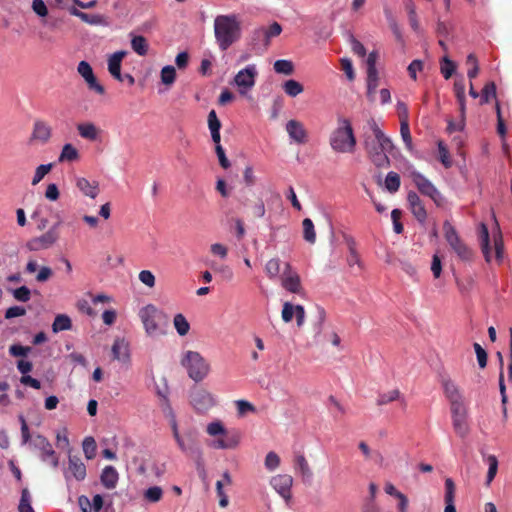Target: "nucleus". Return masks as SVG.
<instances>
[{
    "label": "nucleus",
    "mask_w": 512,
    "mask_h": 512,
    "mask_svg": "<svg viewBox=\"0 0 512 512\" xmlns=\"http://www.w3.org/2000/svg\"><path fill=\"white\" fill-rule=\"evenodd\" d=\"M274 70L279 74L291 75L294 71V66L291 61L280 59L275 61Z\"/></svg>",
    "instance_id": "nucleus-40"
},
{
    "label": "nucleus",
    "mask_w": 512,
    "mask_h": 512,
    "mask_svg": "<svg viewBox=\"0 0 512 512\" xmlns=\"http://www.w3.org/2000/svg\"><path fill=\"white\" fill-rule=\"evenodd\" d=\"M280 465V457L273 451L269 452L265 458V467L273 471Z\"/></svg>",
    "instance_id": "nucleus-51"
},
{
    "label": "nucleus",
    "mask_w": 512,
    "mask_h": 512,
    "mask_svg": "<svg viewBox=\"0 0 512 512\" xmlns=\"http://www.w3.org/2000/svg\"><path fill=\"white\" fill-rule=\"evenodd\" d=\"M285 129L290 139L295 143L305 144L308 142V132L302 122L294 119L289 120Z\"/></svg>",
    "instance_id": "nucleus-15"
},
{
    "label": "nucleus",
    "mask_w": 512,
    "mask_h": 512,
    "mask_svg": "<svg viewBox=\"0 0 512 512\" xmlns=\"http://www.w3.org/2000/svg\"><path fill=\"white\" fill-rule=\"evenodd\" d=\"M30 350V347L15 344L10 346L9 353L14 357H25Z\"/></svg>",
    "instance_id": "nucleus-62"
},
{
    "label": "nucleus",
    "mask_w": 512,
    "mask_h": 512,
    "mask_svg": "<svg viewBox=\"0 0 512 512\" xmlns=\"http://www.w3.org/2000/svg\"><path fill=\"white\" fill-rule=\"evenodd\" d=\"M401 215H402V213H401V211L399 209H394L391 212V218H392V221H393V228H394V231L397 234L402 233L403 229H404L402 223L400 222Z\"/></svg>",
    "instance_id": "nucleus-60"
},
{
    "label": "nucleus",
    "mask_w": 512,
    "mask_h": 512,
    "mask_svg": "<svg viewBox=\"0 0 512 512\" xmlns=\"http://www.w3.org/2000/svg\"><path fill=\"white\" fill-rule=\"evenodd\" d=\"M331 149L336 153H353L357 140L351 121L345 117H338L337 127L329 137Z\"/></svg>",
    "instance_id": "nucleus-3"
},
{
    "label": "nucleus",
    "mask_w": 512,
    "mask_h": 512,
    "mask_svg": "<svg viewBox=\"0 0 512 512\" xmlns=\"http://www.w3.org/2000/svg\"><path fill=\"white\" fill-rule=\"evenodd\" d=\"M79 136L88 141L94 142L99 140L101 129L92 122L79 123L76 126Z\"/></svg>",
    "instance_id": "nucleus-19"
},
{
    "label": "nucleus",
    "mask_w": 512,
    "mask_h": 512,
    "mask_svg": "<svg viewBox=\"0 0 512 512\" xmlns=\"http://www.w3.org/2000/svg\"><path fill=\"white\" fill-rule=\"evenodd\" d=\"M225 428L220 421H214L208 424L207 433L211 436L225 434Z\"/></svg>",
    "instance_id": "nucleus-58"
},
{
    "label": "nucleus",
    "mask_w": 512,
    "mask_h": 512,
    "mask_svg": "<svg viewBox=\"0 0 512 512\" xmlns=\"http://www.w3.org/2000/svg\"><path fill=\"white\" fill-rule=\"evenodd\" d=\"M139 317L148 336L153 337L162 333L161 323L165 320V315L156 306L148 304L142 307Z\"/></svg>",
    "instance_id": "nucleus-6"
},
{
    "label": "nucleus",
    "mask_w": 512,
    "mask_h": 512,
    "mask_svg": "<svg viewBox=\"0 0 512 512\" xmlns=\"http://www.w3.org/2000/svg\"><path fill=\"white\" fill-rule=\"evenodd\" d=\"M400 134L405 143L406 148L411 151L413 145L408 122L402 121V123H400Z\"/></svg>",
    "instance_id": "nucleus-45"
},
{
    "label": "nucleus",
    "mask_w": 512,
    "mask_h": 512,
    "mask_svg": "<svg viewBox=\"0 0 512 512\" xmlns=\"http://www.w3.org/2000/svg\"><path fill=\"white\" fill-rule=\"evenodd\" d=\"M451 414H452V424L455 433L460 438H465L470 432V427L467 421L468 417V411L466 406L456 407L452 408Z\"/></svg>",
    "instance_id": "nucleus-10"
},
{
    "label": "nucleus",
    "mask_w": 512,
    "mask_h": 512,
    "mask_svg": "<svg viewBox=\"0 0 512 512\" xmlns=\"http://www.w3.org/2000/svg\"><path fill=\"white\" fill-rule=\"evenodd\" d=\"M181 364L195 382L202 381L210 371L208 362L196 351H187L181 359Z\"/></svg>",
    "instance_id": "nucleus-4"
},
{
    "label": "nucleus",
    "mask_w": 512,
    "mask_h": 512,
    "mask_svg": "<svg viewBox=\"0 0 512 512\" xmlns=\"http://www.w3.org/2000/svg\"><path fill=\"white\" fill-rule=\"evenodd\" d=\"M438 158L440 162L446 167L449 168L452 165V161L450 159V154L447 146L443 141H438Z\"/></svg>",
    "instance_id": "nucleus-42"
},
{
    "label": "nucleus",
    "mask_w": 512,
    "mask_h": 512,
    "mask_svg": "<svg viewBox=\"0 0 512 512\" xmlns=\"http://www.w3.org/2000/svg\"><path fill=\"white\" fill-rule=\"evenodd\" d=\"M441 385L446 398L450 402V409L464 406L463 395L457 384L450 377L442 376Z\"/></svg>",
    "instance_id": "nucleus-11"
},
{
    "label": "nucleus",
    "mask_w": 512,
    "mask_h": 512,
    "mask_svg": "<svg viewBox=\"0 0 512 512\" xmlns=\"http://www.w3.org/2000/svg\"><path fill=\"white\" fill-rule=\"evenodd\" d=\"M70 13L90 25H103L105 23L104 17L99 14H88L76 8H72Z\"/></svg>",
    "instance_id": "nucleus-26"
},
{
    "label": "nucleus",
    "mask_w": 512,
    "mask_h": 512,
    "mask_svg": "<svg viewBox=\"0 0 512 512\" xmlns=\"http://www.w3.org/2000/svg\"><path fill=\"white\" fill-rule=\"evenodd\" d=\"M113 359L127 363L130 360L129 349L127 343L123 339H116L112 346Z\"/></svg>",
    "instance_id": "nucleus-22"
},
{
    "label": "nucleus",
    "mask_w": 512,
    "mask_h": 512,
    "mask_svg": "<svg viewBox=\"0 0 512 512\" xmlns=\"http://www.w3.org/2000/svg\"><path fill=\"white\" fill-rule=\"evenodd\" d=\"M373 136H366L364 148L370 161L378 168L390 166V154L394 149L392 140L384 134L375 120L368 122Z\"/></svg>",
    "instance_id": "nucleus-1"
},
{
    "label": "nucleus",
    "mask_w": 512,
    "mask_h": 512,
    "mask_svg": "<svg viewBox=\"0 0 512 512\" xmlns=\"http://www.w3.org/2000/svg\"><path fill=\"white\" fill-rule=\"evenodd\" d=\"M82 448L86 459L92 460L96 456L97 444L93 437H85L82 442Z\"/></svg>",
    "instance_id": "nucleus-34"
},
{
    "label": "nucleus",
    "mask_w": 512,
    "mask_h": 512,
    "mask_svg": "<svg viewBox=\"0 0 512 512\" xmlns=\"http://www.w3.org/2000/svg\"><path fill=\"white\" fill-rule=\"evenodd\" d=\"M479 240L482 253L484 254L485 260L487 262L491 261V252L489 246V231L487 226L484 223L480 224L479 229Z\"/></svg>",
    "instance_id": "nucleus-25"
},
{
    "label": "nucleus",
    "mask_w": 512,
    "mask_h": 512,
    "mask_svg": "<svg viewBox=\"0 0 512 512\" xmlns=\"http://www.w3.org/2000/svg\"><path fill=\"white\" fill-rule=\"evenodd\" d=\"M52 167V163L39 165L35 170L32 185L38 184L51 171Z\"/></svg>",
    "instance_id": "nucleus-44"
},
{
    "label": "nucleus",
    "mask_w": 512,
    "mask_h": 512,
    "mask_svg": "<svg viewBox=\"0 0 512 512\" xmlns=\"http://www.w3.org/2000/svg\"><path fill=\"white\" fill-rule=\"evenodd\" d=\"M258 72L255 65H248L240 70L234 77L235 84L239 87L241 94L246 93L255 85V78Z\"/></svg>",
    "instance_id": "nucleus-12"
},
{
    "label": "nucleus",
    "mask_w": 512,
    "mask_h": 512,
    "mask_svg": "<svg viewBox=\"0 0 512 512\" xmlns=\"http://www.w3.org/2000/svg\"><path fill=\"white\" fill-rule=\"evenodd\" d=\"M441 73L445 79H449L456 70V64L445 56L441 61Z\"/></svg>",
    "instance_id": "nucleus-43"
},
{
    "label": "nucleus",
    "mask_w": 512,
    "mask_h": 512,
    "mask_svg": "<svg viewBox=\"0 0 512 512\" xmlns=\"http://www.w3.org/2000/svg\"><path fill=\"white\" fill-rule=\"evenodd\" d=\"M52 137V127L44 120H36L33 124L31 140L41 144H46Z\"/></svg>",
    "instance_id": "nucleus-16"
},
{
    "label": "nucleus",
    "mask_w": 512,
    "mask_h": 512,
    "mask_svg": "<svg viewBox=\"0 0 512 512\" xmlns=\"http://www.w3.org/2000/svg\"><path fill=\"white\" fill-rule=\"evenodd\" d=\"M379 85L378 72L367 73V98L373 102L375 100L376 90Z\"/></svg>",
    "instance_id": "nucleus-27"
},
{
    "label": "nucleus",
    "mask_w": 512,
    "mask_h": 512,
    "mask_svg": "<svg viewBox=\"0 0 512 512\" xmlns=\"http://www.w3.org/2000/svg\"><path fill=\"white\" fill-rule=\"evenodd\" d=\"M400 391L398 389L391 390L387 393L380 394L377 399L378 405H385L399 398Z\"/></svg>",
    "instance_id": "nucleus-46"
},
{
    "label": "nucleus",
    "mask_w": 512,
    "mask_h": 512,
    "mask_svg": "<svg viewBox=\"0 0 512 512\" xmlns=\"http://www.w3.org/2000/svg\"><path fill=\"white\" fill-rule=\"evenodd\" d=\"M161 82L167 86L172 85L176 79V70L173 66H164L161 70Z\"/></svg>",
    "instance_id": "nucleus-39"
},
{
    "label": "nucleus",
    "mask_w": 512,
    "mask_h": 512,
    "mask_svg": "<svg viewBox=\"0 0 512 512\" xmlns=\"http://www.w3.org/2000/svg\"><path fill=\"white\" fill-rule=\"evenodd\" d=\"M282 286L291 293L300 294L302 291L300 276L296 272L292 271L289 263L285 264V269L282 275Z\"/></svg>",
    "instance_id": "nucleus-14"
},
{
    "label": "nucleus",
    "mask_w": 512,
    "mask_h": 512,
    "mask_svg": "<svg viewBox=\"0 0 512 512\" xmlns=\"http://www.w3.org/2000/svg\"><path fill=\"white\" fill-rule=\"evenodd\" d=\"M453 90L455 93V97L457 99L459 110L461 117L464 118L466 111V103H465V83L463 79L455 80L453 85Z\"/></svg>",
    "instance_id": "nucleus-24"
},
{
    "label": "nucleus",
    "mask_w": 512,
    "mask_h": 512,
    "mask_svg": "<svg viewBox=\"0 0 512 512\" xmlns=\"http://www.w3.org/2000/svg\"><path fill=\"white\" fill-rule=\"evenodd\" d=\"M265 272L270 279L276 278L280 273V260L272 258L265 265Z\"/></svg>",
    "instance_id": "nucleus-41"
},
{
    "label": "nucleus",
    "mask_w": 512,
    "mask_h": 512,
    "mask_svg": "<svg viewBox=\"0 0 512 512\" xmlns=\"http://www.w3.org/2000/svg\"><path fill=\"white\" fill-rule=\"evenodd\" d=\"M283 90L288 96L296 97L304 91V87L300 82L289 79L284 82Z\"/></svg>",
    "instance_id": "nucleus-33"
},
{
    "label": "nucleus",
    "mask_w": 512,
    "mask_h": 512,
    "mask_svg": "<svg viewBox=\"0 0 512 512\" xmlns=\"http://www.w3.org/2000/svg\"><path fill=\"white\" fill-rule=\"evenodd\" d=\"M77 72L84 80L94 75L91 65L86 61L79 62Z\"/></svg>",
    "instance_id": "nucleus-57"
},
{
    "label": "nucleus",
    "mask_w": 512,
    "mask_h": 512,
    "mask_svg": "<svg viewBox=\"0 0 512 512\" xmlns=\"http://www.w3.org/2000/svg\"><path fill=\"white\" fill-rule=\"evenodd\" d=\"M190 402L198 412H206L214 405L213 396L204 389H196L190 395Z\"/></svg>",
    "instance_id": "nucleus-13"
},
{
    "label": "nucleus",
    "mask_w": 512,
    "mask_h": 512,
    "mask_svg": "<svg viewBox=\"0 0 512 512\" xmlns=\"http://www.w3.org/2000/svg\"><path fill=\"white\" fill-rule=\"evenodd\" d=\"M302 226H303L304 239L308 243L314 244L316 241V233H315V228H314V224H313L312 220L309 218H305L302 222Z\"/></svg>",
    "instance_id": "nucleus-35"
},
{
    "label": "nucleus",
    "mask_w": 512,
    "mask_h": 512,
    "mask_svg": "<svg viewBox=\"0 0 512 512\" xmlns=\"http://www.w3.org/2000/svg\"><path fill=\"white\" fill-rule=\"evenodd\" d=\"M235 403L237 406V412L240 416H244L248 412L256 411L255 406L246 400H237Z\"/></svg>",
    "instance_id": "nucleus-54"
},
{
    "label": "nucleus",
    "mask_w": 512,
    "mask_h": 512,
    "mask_svg": "<svg viewBox=\"0 0 512 512\" xmlns=\"http://www.w3.org/2000/svg\"><path fill=\"white\" fill-rule=\"evenodd\" d=\"M297 305H293L290 302H285L282 309V319L285 323H289L296 313Z\"/></svg>",
    "instance_id": "nucleus-47"
},
{
    "label": "nucleus",
    "mask_w": 512,
    "mask_h": 512,
    "mask_svg": "<svg viewBox=\"0 0 512 512\" xmlns=\"http://www.w3.org/2000/svg\"><path fill=\"white\" fill-rule=\"evenodd\" d=\"M77 188L85 195L95 199L99 193V184L97 181H89L87 178L79 177L76 180Z\"/></svg>",
    "instance_id": "nucleus-21"
},
{
    "label": "nucleus",
    "mask_w": 512,
    "mask_h": 512,
    "mask_svg": "<svg viewBox=\"0 0 512 512\" xmlns=\"http://www.w3.org/2000/svg\"><path fill=\"white\" fill-rule=\"evenodd\" d=\"M214 35L221 51H226L241 37V25L235 14L218 15L214 20Z\"/></svg>",
    "instance_id": "nucleus-2"
},
{
    "label": "nucleus",
    "mask_w": 512,
    "mask_h": 512,
    "mask_svg": "<svg viewBox=\"0 0 512 512\" xmlns=\"http://www.w3.org/2000/svg\"><path fill=\"white\" fill-rule=\"evenodd\" d=\"M78 159H79L78 150L72 144L67 143L62 147L58 161L59 162H65V161L72 162V161H76Z\"/></svg>",
    "instance_id": "nucleus-28"
},
{
    "label": "nucleus",
    "mask_w": 512,
    "mask_h": 512,
    "mask_svg": "<svg viewBox=\"0 0 512 512\" xmlns=\"http://www.w3.org/2000/svg\"><path fill=\"white\" fill-rule=\"evenodd\" d=\"M119 474L113 466H106L101 473L100 480L107 489H114L118 483Z\"/></svg>",
    "instance_id": "nucleus-23"
},
{
    "label": "nucleus",
    "mask_w": 512,
    "mask_h": 512,
    "mask_svg": "<svg viewBox=\"0 0 512 512\" xmlns=\"http://www.w3.org/2000/svg\"><path fill=\"white\" fill-rule=\"evenodd\" d=\"M125 55V51H117L113 53L108 59L109 73L120 82H123V76L121 74V62Z\"/></svg>",
    "instance_id": "nucleus-20"
},
{
    "label": "nucleus",
    "mask_w": 512,
    "mask_h": 512,
    "mask_svg": "<svg viewBox=\"0 0 512 512\" xmlns=\"http://www.w3.org/2000/svg\"><path fill=\"white\" fill-rule=\"evenodd\" d=\"M139 280L149 288H153L155 286V276L149 270H142L138 275Z\"/></svg>",
    "instance_id": "nucleus-53"
},
{
    "label": "nucleus",
    "mask_w": 512,
    "mask_h": 512,
    "mask_svg": "<svg viewBox=\"0 0 512 512\" xmlns=\"http://www.w3.org/2000/svg\"><path fill=\"white\" fill-rule=\"evenodd\" d=\"M60 222L54 224L46 233L31 238L27 243L26 247L30 251H40L52 247L59 239L58 227Z\"/></svg>",
    "instance_id": "nucleus-8"
},
{
    "label": "nucleus",
    "mask_w": 512,
    "mask_h": 512,
    "mask_svg": "<svg viewBox=\"0 0 512 512\" xmlns=\"http://www.w3.org/2000/svg\"><path fill=\"white\" fill-rule=\"evenodd\" d=\"M32 9L40 17H46L48 15V9L43 0H33Z\"/></svg>",
    "instance_id": "nucleus-61"
},
{
    "label": "nucleus",
    "mask_w": 512,
    "mask_h": 512,
    "mask_svg": "<svg viewBox=\"0 0 512 512\" xmlns=\"http://www.w3.org/2000/svg\"><path fill=\"white\" fill-rule=\"evenodd\" d=\"M400 176L396 172H389L385 178V187L390 193H395L400 188Z\"/></svg>",
    "instance_id": "nucleus-36"
},
{
    "label": "nucleus",
    "mask_w": 512,
    "mask_h": 512,
    "mask_svg": "<svg viewBox=\"0 0 512 512\" xmlns=\"http://www.w3.org/2000/svg\"><path fill=\"white\" fill-rule=\"evenodd\" d=\"M295 464L303 475L309 476L311 474L309 464L304 455H297L295 458Z\"/></svg>",
    "instance_id": "nucleus-63"
},
{
    "label": "nucleus",
    "mask_w": 512,
    "mask_h": 512,
    "mask_svg": "<svg viewBox=\"0 0 512 512\" xmlns=\"http://www.w3.org/2000/svg\"><path fill=\"white\" fill-rule=\"evenodd\" d=\"M455 498V484L451 478L445 480V503H454Z\"/></svg>",
    "instance_id": "nucleus-50"
},
{
    "label": "nucleus",
    "mask_w": 512,
    "mask_h": 512,
    "mask_svg": "<svg viewBox=\"0 0 512 512\" xmlns=\"http://www.w3.org/2000/svg\"><path fill=\"white\" fill-rule=\"evenodd\" d=\"M237 443V440L234 438L218 439L213 442V447L216 449H229L236 447Z\"/></svg>",
    "instance_id": "nucleus-56"
},
{
    "label": "nucleus",
    "mask_w": 512,
    "mask_h": 512,
    "mask_svg": "<svg viewBox=\"0 0 512 512\" xmlns=\"http://www.w3.org/2000/svg\"><path fill=\"white\" fill-rule=\"evenodd\" d=\"M491 98H496V85L493 81L488 82L482 89L480 104H486Z\"/></svg>",
    "instance_id": "nucleus-38"
},
{
    "label": "nucleus",
    "mask_w": 512,
    "mask_h": 512,
    "mask_svg": "<svg viewBox=\"0 0 512 512\" xmlns=\"http://www.w3.org/2000/svg\"><path fill=\"white\" fill-rule=\"evenodd\" d=\"M13 297L20 302H27L31 298V291L26 286H21L13 290Z\"/></svg>",
    "instance_id": "nucleus-49"
},
{
    "label": "nucleus",
    "mask_w": 512,
    "mask_h": 512,
    "mask_svg": "<svg viewBox=\"0 0 512 512\" xmlns=\"http://www.w3.org/2000/svg\"><path fill=\"white\" fill-rule=\"evenodd\" d=\"M444 237L450 248L462 261H471L473 259V250L461 239L455 227L446 220L443 223Z\"/></svg>",
    "instance_id": "nucleus-5"
},
{
    "label": "nucleus",
    "mask_w": 512,
    "mask_h": 512,
    "mask_svg": "<svg viewBox=\"0 0 512 512\" xmlns=\"http://www.w3.org/2000/svg\"><path fill=\"white\" fill-rule=\"evenodd\" d=\"M68 473L77 480L82 481L86 477V466L80 457L76 455H69L68 457V470L64 472L66 479L69 478Z\"/></svg>",
    "instance_id": "nucleus-17"
},
{
    "label": "nucleus",
    "mask_w": 512,
    "mask_h": 512,
    "mask_svg": "<svg viewBox=\"0 0 512 512\" xmlns=\"http://www.w3.org/2000/svg\"><path fill=\"white\" fill-rule=\"evenodd\" d=\"M215 152L217 154L220 166L224 169H228L231 164L228 158L226 157L223 147L221 145H216Z\"/></svg>",
    "instance_id": "nucleus-64"
},
{
    "label": "nucleus",
    "mask_w": 512,
    "mask_h": 512,
    "mask_svg": "<svg viewBox=\"0 0 512 512\" xmlns=\"http://www.w3.org/2000/svg\"><path fill=\"white\" fill-rule=\"evenodd\" d=\"M474 350L477 356V361L480 368H485L487 365V353L478 343H474Z\"/></svg>",
    "instance_id": "nucleus-55"
},
{
    "label": "nucleus",
    "mask_w": 512,
    "mask_h": 512,
    "mask_svg": "<svg viewBox=\"0 0 512 512\" xmlns=\"http://www.w3.org/2000/svg\"><path fill=\"white\" fill-rule=\"evenodd\" d=\"M85 82H86L89 90L94 91L95 93H97L99 95L105 94L104 86L98 82L95 75H93L89 78H86Z\"/></svg>",
    "instance_id": "nucleus-48"
},
{
    "label": "nucleus",
    "mask_w": 512,
    "mask_h": 512,
    "mask_svg": "<svg viewBox=\"0 0 512 512\" xmlns=\"http://www.w3.org/2000/svg\"><path fill=\"white\" fill-rule=\"evenodd\" d=\"M293 479L290 475L279 474L271 478L270 484L284 498L290 497Z\"/></svg>",
    "instance_id": "nucleus-18"
},
{
    "label": "nucleus",
    "mask_w": 512,
    "mask_h": 512,
    "mask_svg": "<svg viewBox=\"0 0 512 512\" xmlns=\"http://www.w3.org/2000/svg\"><path fill=\"white\" fill-rule=\"evenodd\" d=\"M409 176L422 195L431 198L437 206L442 204L443 197L441 193L429 179L416 170L410 171Z\"/></svg>",
    "instance_id": "nucleus-7"
},
{
    "label": "nucleus",
    "mask_w": 512,
    "mask_h": 512,
    "mask_svg": "<svg viewBox=\"0 0 512 512\" xmlns=\"http://www.w3.org/2000/svg\"><path fill=\"white\" fill-rule=\"evenodd\" d=\"M162 497H163V490L159 486L149 487L144 492V499L149 503H157L162 499Z\"/></svg>",
    "instance_id": "nucleus-37"
},
{
    "label": "nucleus",
    "mask_w": 512,
    "mask_h": 512,
    "mask_svg": "<svg viewBox=\"0 0 512 512\" xmlns=\"http://www.w3.org/2000/svg\"><path fill=\"white\" fill-rule=\"evenodd\" d=\"M264 46L268 47L272 38L277 37L282 32V26L278 22H273L268 27H264Z\"/></svg>",
    "instance_id": "nucleus-32"
},
{
    "label": "nucleus",
    "mask_w": 512,
    "mask_h": 512,
    "mask_svg": "<svg viewBox=\"0 0 512 512\" xmlns=\"http://www.w3.org/2000/svg\"><path fill=\"white\" fill-rule=\"evenodd\" d=\"M32 445L41 452L42 461H49L51 466L55 469L59 466V457L53 449L52 444L45 436L37 434L32 439Z\"/></svg>",
    "instance_id": "nucleus-9"
},
{
    "label": "nucleus",
    "mask_w": 512,
    "mask_h": 512,
    "mask_svg": "<svg viewBox=\"0 0 512 512\" xmlns=\"http://www.w3.org/2000/svg\"><path fill=\"white\" fill-rule=\"evenodd\" d=\"M488 464H489V468H488V472H487V484H490L497 473V469H498L497 458L494 455H490L488 457Z\"/></svg>",
    "instance_id": "nucleus-52"
},
{
    "label": "nucleus",
    "mask_w": 512,
    "mask_h": 512,
    "mask_svg": "<svg viewBox=\"0 0 512 512\" xmlns=\"http://www.w3.org/2000/svg\"><path fill=\"white\" fill-rule=\"evenodd\" d=\"M410 210H411L412 214L414 215V217L420 223H424L426 221V219H427V212H426V209H425L423 203L412 207Z\"/></svg>",
    "instance_id": "nucleus-59"
},
{
    "label": "nucleus",
    "mask_w": 512,
    "mask_h": 512,
    "mask_svg": "<svg viewBox=\"0 0 512 512\" xmlns=\"http://www.w3.org/2000/svg\"><path fill=\"white\" fill-rule=\"evenodd\" d=\"M131 48L135 53L140 56H145L148 53L149 45L143 36H133L131 39Z\"/></svg>",
    "instance_id": "nucleus-30"
},
{
    "label": "nucleus",
    "mask_w": 512,
    "mask_h": 512,
    "mask_svg": "<svg viewBox=\"0 0 512 512\" xmlns=\"http://www.w3.org/2000/svg\"><path fill=\"white\" fill-rule=\"evenodd\" d=\"M72 327L71 319L66 314H58L54 322L52 324V330L54 333H58L60 331L70 330Z\"/></svg>",
    "instance_id": "nucleus-29"
},
{
    "label": "nucleus",
    "mask_w": 512,
    "mask_h": 512,
    "mask_svg": "<svg viewBox=\"0 0 512 512\" xmlns=\"http://www.w3.org/2000/svg\"><path fill=\"white\" fill-rule=\"evenodd\" d=\"M173 325L180 336L187 335L190 330L189 322L187 321L186 317L181 313H178L174 316Z\"/></svg>",
    "instance_id": "nucleus-31"
}]
</instances>
